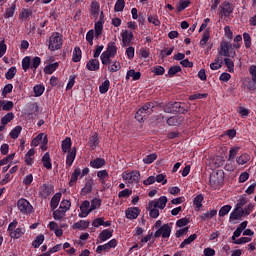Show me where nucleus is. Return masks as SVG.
<instances>
[{"label":"nucleus","mask_w":256,"mask_h":256,"mask_svg":"<svg viewBox=\"0 0 256 256\" xmlns=\"http://www.w3.org/2000/svg\"><path fill=\"white\" fill-rule=\"evenodd\" d=\"M13 101H0V111L2 109V111H11V109H13Z\"/></svg>","instance_id":"obj_32"},{"label":"nucleus","mask_w":256,"mask_h":256,"mask_svg":"<svg viewBox=\"0 0 256 256\" xmlns=\"http://www.w3.org/2000/svg\"><path fill=\"white\" fill-rule=\"evenodd\" d=\"M151 113H153V106L151 105V103H147L136 112L135 119H137V121L141 123L143 122L145 117L151 115Z\"/></svg>","instance_id":"obj_6"},{"label":"nucleus","mask_w":256,"mask_h":256,"mask_svg":"<svg viewBox=\"0 0 256 256\" xmlns=\"http://www.w3.org/2000/svg\"><path fill=\"white\" fill-rule=\"evenodd\" d=\"M224 63L229 71V73H233L234 69H235V63H233V60L229 59V58H225L224 59Z\"/></svg>","instance_id":"obj_56"},{"label":"nucleus","mask_w":256,"mask_h":256,"mask_svg":"<svg viewBox=\"0 0 256 256\" xmlns=\"http://www.w3.org/2000/svg\"><path fill=\"white\" fill-rule=\"evenodd\" d=\"M16 9L17 6L15 5V3H13L10 8H7L4 14L5 19H10V17H13V15H15Z\"/></svg>","instance_id":"obj_43"},{"label":"nucleus","mask_w":256,"mask_h":256,"mask_svg":"<svg viewBox=\"0 0 256 256\" xmlns=\"http://www.w3.org/2000/svg\"><path fill=\"white\" fill-rule=\"evenodd\" d=\"M233 11H235V6H233L229 1H224L219 6V15L221 19H223V17H231Z\"/></svg>","instance_id":"obj_7"},{"label":"nucleus","mask_w":256,"mask_h":256,"mask_svg":"<svg viewBox=\"0 0 256 256\" xmlns=\"http://www.w3.org/2000/svg\"><path fill=\"white\" fill-rule=\"evenodd\" d=\"M89 143H90L91 149H95V147H97L99 145V134H97V132H94L90 136Z\"/></svg>","instance_id":"obj_27"},{"label":"nucleus","mask_w":256,"mask_h":256,"mask_svg":"<svg viewBox=\"0 0 256 256\" xmlns=\"http://www.w3.org/2000/svg\"><path fill=\"white\" fill-rule=\"evenodd\" d=\"M13 119H15V114H13V112H9L4 117H2L1 124L8 125V123H11Z\"/></svg>","instance_id":"obj_42"},{"label":"nucleus","mask_w":256,"mask_h":256,"mask_svg":"<svg viewBox=\"0 0 256 256\" xmlns=\"http://www.w3.org/2000/svg\"><path fill=\"white\" fill-rule=\"evenodd\" d=\"M209 183L212 189H221L223 185V175L219 174V172L211 174Z\"/></svg>","instance_id":"obj_10"},{"label":"nucleus","mask_w":256,"mask_h":256,"mask_svg":"<svg viewBox=\"0 0 256 256\" xmlns=\"http://www.w3.org/2000/svg\"><path fill=\"white\" fill-rule=\"evenodd\" d=\"M171 224L162 225L155 233V239L162 237L163 239H169L171 237Z\"/></svg>","instance_id":"obj_9"},{"label":"nucleus","mask_w":256,"mask_h":256,"mask_svg":"<svg viewBox=\"0 0 256 256\" xmlns=\"http://www.w3.org/2000/svg\"><path fill=\"white\" fill-rule=\"evenodd\" d=\"M43 241H45V236L43 234L36 236L35 240L32 242V247H34V249H39V247L43 245Z\"/></svg>","instance_id":"obj_31"},{"label":"nucleus","mask_w":256,"mask_h":256,"mask_svg":"<svg viewBox=\"0 0 256 256\" xmlns=\"http://www.w3.org/2000/svg\"><path fill=\"white\" fill-rule=\"evenodd\" d=\"M80 211L81 213L78 214V217H80L81 219H84V217H87L89 213L93 211L91 209V203L89 202V200H85L82 202V204L80 205Z\"/></svg>","instance_id":"obj_13"},{"label":"nucleus","mask_w":256,"mask_h":256,"mask_svg":"<svg viewBox=\"0 0 256 256\" xmlns=\"http://www.w3.org/2000/svg\"><path fill=\"white\" fill-rule=\"evenodd\" d=\"M112 64H108V71L109 73H117L121 69V63L117 60L113 61L111 60Z\"/></svg>","instance_id":"obj_29"},{"label":"nucleus","mask_w":256,"mask_h":256,"mask_svg":"<svg viewBox=\"0 0 256 256\" xmlns=\"http://www.w3.org/2000/svg\"><path fill=\"white\" fill-rule=\"evenodd\" d=\"M111 85V82H109V80H105L102 85H100L99 87V91L100 93L105 94L107 93V91H109V86Z\"/></svg>","instance_id":"obj_54"},{"label":"nucleus","mask_w":256,"mask_h":256,"mask_svg":"<svg viewBox=\"0 0 256 256\" xmlns=\"http://www.w3.org/2000/svg\"><path fill=\"white\" fill-rule=\"evenodd\" d=\"M253 209H255V204H253V203H250L247 206H245L244 208H242L244 217H247V215H251V213H253Z\"/></svg>","instance_id":"obj_47"},{"label":"nucleus","mask_w":256,"mask_h":256,"mask_svg":"<svg viewBox=\"0 0 256 256\" xmlns=\"http://www.w3.org/2000/svg\"><path fill=\"white\" fill-rule=\"evenodd\" d=\"M131 77L134 81H139V79H141V72H136L135 69H130L127 71L126 81H129Z\"/></svg>","instance_id":"obj_22"},{"label":"nucleus","mask_w":256,"mask_h":256,"mask_svg":"<svg viewBox=\"0 0 256 256\" xmlns=\"http://www.w3.org/2000/svg\"><path fill=\"white\" fill-rule=\"evenodd\" d=\"M40 143H42V145H47L48 143L47 135L43 133L38 134L36 138L32 140L31 145H33V147H38Z\"/></svg>","instance_id":"obj_17"},{"label":"nucleus","mask_w":256,"mask_h":256,"mask_svg":"<svg viewBox=\"0 0 256 256\" xmlns=\"http://www.w3.org/2000/svg\"><path fill=\"white\" fill-rule=\"evenodd\" d=\"M133 195V190L131 189H124L118 193L119 199H123L125 197H131Z\"/></svg>","instance_id":"obj_57"},{"label":"nucleus","mask_w":256,"mask_h":256,"mask_svg":"<svg viewBox=\"0 0 256 256\" xmlns=\"http://www.w3.org/2000/svg\"><path fill=\"white\" fill-rule=\"evenodd\" d=\"M71 145H72L71 138L69 137L65 138L62 141V145H61L63 153H68V151L71 149Z\"/></svg>","instance_id":"obj_37"},{"label":"nucleus","mask_w":256,"mask_h":256,"mask_svg":"<svg viewBox=\"0 0 256 256\" xmlns=\"http://www.w3.org/2000/svg\"><path fill=\"white\" fill-rule=\"evenodd\" d=\"M125 9V0H117L114 6V11L120 13Z\"/></svg>","instance_id":"obj_49"},{"label":"nucleus","mask_w":256,"mask_h":256,"mask_svg":"<svg viewBox=\"0 0 256 256\" xmlns=\"http://www.w3.org/2000/svg\"><path fill=\"white\" fill-rule=\"evenodd\" d=\"M165 113H181V102H170L164 108Z\"/></svg>","instance_id":"obj_15"},{"label":"nucleus","mask_w":256,"mask_h":256,"mask_svg":"<svg viewBox=\"0 0 256 256\" xmlns=\"http://www.w3.org/2000/svg\"><path fill=\"white\" fill-rule=\"evenodd\" d=\"M17 225H19V222H17L16 219H14L9 225H8V233L11 239H21L23 235H25V226L21 225L17 228Z\"/></svg>","instance_id":"obj_2"},{"label":"nucleus","mask_w":256,"mask_h":256,"mask_svg":"<svg viewBox=\"0 0 256 256\" xmlns=\"http://www.w3.org/2000/svg\"><path fill=\"white\" fill-rule=\"evenodd\" d=\"M59 201H61V193H56L50 202L51 209H55L56 207H59Z\"/></svg>","instance_id":"obj_38"},{"label":"nucleus","mask_w":256,"mask_h":256,"mask_svg":"<svg viewBox=\"0 0 256 256\" xmlns=\"http://www.w3.org/2000/svg\"><path fill=\"white\" fill-rule=\"evenodd\" d=\"M51 194H53V185L45 183L39 187V197L42 199H47Z\"/></svg>","instance_id":"obj_12"},{"label":"nucleus","mask_w":256,"mask_h":256,"mask_svg":"<svg viewBox=\"0 0 256 256\" xmlns=\"http://www.w3.org/2000/svg\"><path fill=\"white\" fill-rule=\"evenodd\" d=\"M101 9V6L98 4V2H92L91 3V10L90 13L94 17H99V11Z\"/></svg>","instance_id":"obj_39"},{"label":"nucleus","mask_w":256,"mask_h":256,"mask_svg":"<svg viewBox=\"0 0 256 256\" xmlns=\"http://www.w3.org/2000/svg\"><path fill=\"white\" fill-rule=\"evenodd\" d=\"M91 167H93V169H101V167H103L105 165V159L103 158H97L95 160H92L90 162Z\"/></svg>","instance_id":"obj_30"},{"label":"nucleus","mask_w":256,"mask_h":256,"mask_svg":"<svg viewBox=\"0 0 256 256\" xmlns=\"http://www.w3.org/2000/svg\"><path fill=\"white\" fill-rule=\"evenodd\" d=\"M13 91V84H7L2 90V97H7Z\"/></svg>","instance_id":"obj_63"},{"label":"nucleus","mask_w":256,"mask_h":256,"mask_svg":"<svg viewBox=\"0 0 256 256\" xmlns=\"http://www.w3.org/2000/svg\"><path fill=\"white\" fill-rule=\"evenodd\" d=\"M42 163L45 169H53V164H51V156L49 155V152H46L42 157Z\"/></svg>","instance_id":"obj_25"},{"label":"nucleus","mask_w":256,"mask_h":256,"mask_svg":"<svg viewBox=\"0 0 256 256\" xmlns=\"http://www.w3.org/2000/svg\"><path fill=\"white\" fill-rule=\"evenodd\" d=\"M72 227L73 229H79L80 231H83V229H87L89 227V221L80 220L79 222H76Z\"/></svg>","instance_id":"obj_35"},{"label":"nucleus","mask_w":256,"mask_h":256,"mask_svg":"<svg viewBox=\"0 0 256 256\" xmlns=\"http://www.w3.org/2000/svg\"><path fill=\"white\" fill-rule=\"evenodd\" d=\"M139 213H141V210L137 207L128 208L126 210V218L130 220L137 219Z\"/></svg>","instance_id":"obj_19"},{"label":"nucleus","mask_w":256,"mask_h":256,"mask_svg":"<svg viewBox=\"0 0 256 256\" xmlns=\"http://www.w3.org/2000/svg\"><path fill=\"white\" fill-rule=\"evenodd\" d=\"M244 44L246 49H251V35L249 33L245 32L243 34Z\"/></svg>","instance_id":"obj_61"},{"label":"nucleus","mask_w":256,"mask_h":256,"mask_svg":"<svg viewBox=\"0 0 256 256\" xmlns=\"http://www.w3.org/2000/svg\"><path fill=\"white\" fill-rule=\"evenodd\" d=\"M117 55V45L115 42H109L106 50L101 54L102 65H111V59Z\"/></svg>","instance_id":"obj_1"},{"label":"nucleus","mask_w":256,"mask_h":256,"mask_svg":"<svg viewBox=\"0 0 256 256\" xmlns=\"http://www.w3.org/2000/svg\"><path fill=\"white\" fill-rule=\"evenodd\" d=\"M122 177L124 181H127V183H139L141 179V173L137 170H133L128 173H123Z\"/></svg>","instance_id":"obj_11"},{"label":"nucleus","mask_w":256,"mask_h":256,"mask_svg":"<svg viewBox=\"0 0 256 256\" xmlns=\"http://www.w3.org/2000/svg\"><path fill=\"white\" fill-rule=\"evenodd\" d=\"M21 131H23V128L21 126H16L11 132L10 137L11 139H17L19 135H21Z\"/></svg>","instance_id":"obj_48"},{"label":"nucleus","mask_w":256,"mask_h":256,"mask_svg":"<svg viewBox=\"0 0 256 256\" xmlns=\"http://www.w3.org/2000/svg\"><path fill=\"white\" fill-rule=\"evenodd\" d=\"M17 75V68L15 66H12L5 74L6 79L11 80L13 77Z\"/></svg>","instance_id":"obj_52"},{"label":"nucleus","mask_w":256,"mask_h":256,"mask_svg":"<svg viewBox=\"0 0 256 256\" xmlns=\"http://www.w3.org/2000/svg\"><path fill=\"white\" fill-rule=\"evenodd\" d=\"M219 55L222 57H235L237 55V52L233 49V45L229 42H221L220 48L218 49Z\"/></svg>","instance_id":"obj_5"},{"label":"nucleus","mask_w":256,"mask_h":256,"mask_svg":"<svg viewBox=\"0 0 256 256\" xmlns=\"http://www.w3.org/2000/svg\"><path fill=\"white\" fill-rule=\"evenodd\" d=\"M63 47V36L59 32H53L48 39L49 51H59Z\"/></svg>","instance_id":"obj_3"},{"label":"nucleus","mask_w":256,"mask_h":256,"mask_svg":"<svg viewBox=\"0 0 256 256\" xmlns=\"http://www.w3.org/2000/svg\"><path fill=\"white\" fill-rule=\"evenodd\" d=\"M241 217H244L243 210H241L239 208H235L230 213V221H237V219H241Z\"/></svg>","instance_id":"obj_26"},{"label":"nucleus","mask_w":256,"mask_h":256,"mask_svg":"<svg viewBox=\"0 0 256 256\" xmlns=\"http://www.w3.org/2000/svg\"><path fill=\"white\" fill-rule=\"evenodd\" d=\"M94 29H95V37H101L103 33V22L101 21L96 22Z\"/></svg>","instance_id":"obj_45"},{"label":"nucleus","mask_w":256,"mask_h":256,"mask_svg":"<svg viewBox=\"0 0 256 256\" xmlns=\"http://www.w3.org/2000/svg\"><path fill=\"white\" fill-rule=\"evenodd\" d=\"M93 185H95V180L93 178H86L84 187L81 189L80 195H89L93 191Z\"/></svg>","instance_id":"obj_16"},{"label":"nucleus","mask_w":256,"mask_h":256,"mask_svg":"<svg viewBox=\"0 0 256 256\" xmlns=\"http://www.w3.org/2000/svg\"><path fill=\"white\" fill-rule=\"evenodd\" d=\"M35 97H41L45 93V87L43 85H36L33 88Z\"/></svg>","instance_id":"obj_50"},{"label":"nucleus","mask_w":256,"mask_h":256,"mask_svg":"<svg viewBox=\"0 0 256 256\" xmlns=\"http://www.w3.org/2000/svg\"><path fill=\"white\" fill-rule=\"evenodd\" d=\"M148 22L155 25V27H159V25H161V21H159V17L157 15L148 16Z\"/></svg>","instance_id":"obj_55"},{"label":"nucleus","mask_w":256,"mask_h":256,"mask_svg":"<svg viewBox=\"0 0 256 256\" xmlns=\"http://www.w3.org/2000/svg\"><path fill=\"white\" fill-rule=\"evenodd\" d=\"M58 68H59V63L58 62H55V63H52V64H48L44 68V73H46L47 75H52V73L54 71H57Z\"/></svg>","instance_id":"obj_28"},{"label":"nucleus","mask_w":256,"mask_h":256,"mask_svg":"<svg viewBox=\"0 0 256 256\" xmlns=\"http://www.w3.org/2000/svg\"><path fill=\"white\" fill-rule=\"evenodd\" d=\"M86 69L88 71H99V60L97 59H91L86 64Z\"/></svg>","instance_id":"obj_23"},{"label":"nucleus","mask_w":256,"mask_h":256,"mask_svg":"<svg viewBox=\"0 0 256 256\" xmlns=\"http://www.w3.org/2000/svg\"><path fill=\"white\" fill-rule=\"evenodd\" d=\"M217 215V210H210L207 211L206 213L201 215L202 221H207V219H213Z\"/></svg>","instance_id":"obj_46"},{"label":"nucleus","mask_w":256,"mask_h":256,"mask_svg":"<svg viewBox=\"0 0 256 256\" xmlns=\"http://www.w3.org/2000/svg\"><path fill=\"white\" fill-rule=\"evenodd\" d=\"M97 177L100 179V183L105 185V183H107V178L109 177V172H107V170L98 171Z\"/></svg>","instance_id":"obj_34"},{"label":"nucleus","mask_w":256,"mask_h":256,"mask_svg":"<svg viewBox=\"0 0 256 256\" xmlns=\"http://www.w3.org/2000/svg\"><path fill=\"white\" fill-rule=\"evenodd\" d=\"M72 61H74V63H79V61H81V48H74Z\"/></svg>","instance_id":"obj_44"},{"label":"nucleus","mask_w":256,"mask_h":256,"mask_svg":"<svg viewBox=\"0 0 256 256\" xmlns=\"http://www.w3.org/2000/svg\"><path fill=\"white\" fill-rule=\"evenodd\" d=\"M149 215L152 219H157V217H159V209H157L156 207H149Z\"/></svg>","instance_id":"obj_64"},{"label":"nucleus","mask_w":256,"mask_h":256,"mask_svg":"<svg viewBox=\"0 0 256 256\" xmlns=\"http://www.w3.org/2000/svg\"><path fill=\"white\" fill-rule=\"evenodd\" d=\"M113 237V230L104 229L98 236L100 243H104V241H108Z\"/></svg>","instance_id":"obj_21"},{"label":"nucleus","mask_w":256,"mask_h":256,"mask_svg":"<svg viewBox=\"0 0 256 256\" xmlns=\"http://www.w3.org/2000/svg\"><path fill=\"white\" fill-rule=\"evenodd\" d=\"M167 206V198L165 196H161L157 200H152L148 203V207H156V209H163Z\"/></svg>","instance_id":"obj_14"},{"label":"nucleus","mask_w":256,"mask_h":256,"mask_svg":"<svg viewBox=\"0 0 256 256\" xmlns=\"http://www.w3.org/2000/svg\"><path fill=\"white\" fill-rule=\"evenodd\" d=\"M101 207V199L99 198H94L91 201L90 208L92 211H95V209H99Z\"/></svg>","instance_id":"obj_59"},{"label":"nucleus","mask_w":256,"mask_h":256,"mask_svg":"<svg viewBox=\"0 0 256 256\" xmlns=\"http://www.w3.org/2000/svg\"><path fill=\"white\" fill-rule=\"evenodd\" d=\"M17 207L23 215H31V212L33 211V205H31V203L25 198L18 200Z\"/></svg>","instance_id":"obj_8"},{"label":"nucleus","mask_w":256,"mask_h":256,"mask_svg":"<svg viewBox=\"0 0 256 256\" xmlns=\"http://www.w3.org/2000/svg\"><path fill=\"white\" fill-rule=\"evenodd\" d=\"M189 5H191V1H189V0H181L177 4V11H178V13H181V11H185V9H187V7H189Z\"/></svg>","instance_id":"obj_40"},{"label":"nucleus","mask_w":256,"mask_h":256,"mask_svg":"<svg viewBox=\"0 0 256 256\" xmlns=\"http://www.w3.org/2000/svg\"><path fill=\"white\" fill-rule=\"evenodd\" d=\"M156 159H157V154L155 153L149 154L145 158H143V163H145L146 165H151V163H153V161H155Z\"/></svg>","instance_id":"obj_53"},{"label":"nucleus","mask_w":256,"mask_h":256,"mask_svg":"<svg viewBox=\"0 0 256 256\" xmlns=\"http://www.w3.org/2000/svg\"><path fill=\"white\" fill-rule=\"evenodd\" d=\"M238 165H245V163H249V161H251V156H249V154L244 153L242 155H240L237 159H236Z\"/></svg>","instance_id":"obj_36"},{"label":"nucleus","mask_w":256,"mask_h":256,"mask_svg":"<svg viewBox=\"0 0 256 256\" xmlns=\"http://www.w3.org/2000/svg\"><path fill=\"white\" fill-rule=\"evenodd\" d=\"M232 207L231 205H225L223 206L220 210H219V217H225V215H227L229 213V211H231Z\"/></svg>","instance_id":"obj_60"},{"label":"nucleus","mask_w":256,"mask_h":256,"mask_svg":"<svg viewBox=\"0 0 256 256\" xmlns=\"http://www.w3.org/2000/svg\"><path fill=\"white\" fill-rule=\"evenodd\" d=\"M65 213H67L65 210L59 208L53 212V219H55V221H61V219L65 217Z\"/></svg>","instance_id":"obj_41"},{"label":"nucleus","mask_w":256,"mask_h":256,"mask_svg":"<svg viewBox=\"0 0 256 256\" xmlns=\"http://www.w3.org/2000/svg\"><path fill=\"white\" fill-rule=\"evenodd\" d=\"M117 247V239H111L108 243L104 244L105 251L115 249Z\"/></svg>","instance_id":"obj_58"},{"label":"nucleus","mask_w":256,"mask_h":256,"mask_svg":"<svg viewBox=\"0 0 256 256\" xmlns=\"http://www.w3.org/2000/svg\"><path fill=\"white\" fill-rule=\"evenodd\" d=\"M41 65V58L36 56L31 60V56H26L22 59V69L25 73L29 71V69H33L37 71L38 67Z\"/></svg>","instance_id":"obj_4"},{"label":"nucleus","mask_w":256,"mask_h":256,"mask_svg":"<svg viewBox=\"0 0 256 256\" xmlns=\"http://www.w3.org/2000/svg\"><path fill=\"white\" fill-rule=\"evenodd\" d=\"M75 157H77V148L73 147L70 151H68V154L66 157V165L68 167H71V165H73V162L75 161Z\"/></svg>","instance_id":"obj_20"},{"label":"nucleus","mask_w":256,"mask_h":256,"mask_svg":"<svg viewBox=\"0 0 256 256\" xmlns=\"http://www.w3.org/2000/svg\"><path fill=\"white\" fill-rule=\"evenodd\" d=\"M183 121H185V118L183 116H172L170 118L167 119V124L170 127H177V125H181V123H183Z\"/></svg>","instance_id":"obj_18"},{"label":"nucleus","mask_w":256,"mask_h":256,"mask_svg":"<svg viewBox=\"0 0 256 256\" xmlns=\"http://www.w3.org/2000/svg\"><path fill=\"white\" fill-rule=\"evenodd\" d=\"M195 239H197V234H191L180 244V249H185V247H187V245H191Z\"/></svg>","instance_id":"obj_33"},{"label":"nucleus","mask_w":256,"mask_h":256,"mask_svg":"<svg viewBox=\"0 0 256 256\" xmlns=\"http://www.w3.org/2000/svg\"><path fill=\"white\" fill-rule=\"evenodd\" d=\"M133 41V32L125 31L122 33V43L123 45H130Z\"/></svg>","instance_id":"obj_24"},{"label":"nucleus","mask_w":256,"mask_h":256,"mask_svg":"<svg viewBox=\"0 0 256 256\" xmlns=\"http://www.w3.org/2000/svg\"><path fill=\"white\" fill-rule=\"evenodd\" d=\"M60 209H62L63 211H69V209H71V201L69 200H62V202L60 203Z\"/></svg>","instance_id":"obj_62"},{"label":"nucleus","mask_w":256,"mask_h":256,"mask_svg":"<svg viewBox=\"0 0 256 256\" xmlns=\"http://www.w3.org/2000/svg\"><path fill=\"white\" fill-rule=\"evenodd\" d=\"M237 153H239V148H231L229 151V158L227 160V163H233V159L237 157Z\"/></svg>","instance_id":"obj_51"}]
</instances>
